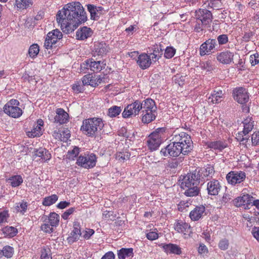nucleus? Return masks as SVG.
Wrapping results in <instances>:
<instances>
[{"mask_svg": "<svg viewBox=\"0 0 259 259\" xmlns=\"http://www.w3.org/2000/svg\"><path fill=\"white\" fill-rule=\"evenodd\" d=\"M167 254H175L180 255L182 253V250L178 245L172 243L161 244L159 245Z\"/></svg>", "mask_w": 259, "mask_h": 259, "instance_id": "nucleus-21", "label": "nucleus"}, {"mask_svg": "<svg viewBox=\"0 0 259 259\" xmlns=\"http://www.w3.org/2000/svg\"><path fill=\"white\" fill-rule=\"evenodd\" d=\"M198 253L201 255H206L208 252L207 247L203 243H200L198 248Z\"/></svg>", "mask_w": 259, "mask_h": 259, "instance_id": "nucleus-58", "label": "nucleus"}, {"mask_svg": "<svg viewBox=\"0 0 259 259\" xmlns=\"http://www.w3.org/2000/svg\"><path fill=\"white\" fill-rule=\"evenodd\" d=\"M217 40L219 45H224L226 44L228 41V37L227 34H221L217 37Z\"/></svg>", "mask_w": 259, "mask_h": 259, "instance_id": "nucleus-56", "label": "nucleus"}, {"mask_svg": "<svg viewBox=\"0 0 259 259\" xmlns=\"http://www.w3.org/2000/svg\"><path fill=\"white\" fill-rule=\"evenodd\" d=\"M174 228L176 231L183 235L184 238H188L193 234L192 228L190 225L182 220L176 221Z\"/></svg>", "mask_w": 259, "mask_h": 259, "instance_id": "nucleus-11", "label": "nucleus"}, {"mask_svg": "<svg viewBox=\"0 0 259 259\" xmlns=\"http://www.w3.org/2000/svg\"><path fill=\"white\" fill-rule=\"evenodd\" d=\"M190 77L188 75L176 74L173 77V81L180 87H183L186 82L189 83Z\"/></svg>", "mask_w": 259, "mask_h": 259, "instance_id": "nucleus-36", "label": "nucleus"}, {"mask_svg": "<svg viewBox=\"0 0 259 259\" xmlns=\"http://www.w3.org/2000/svg\"><path fill=\"white\" fill-rule=\"evenodd\" d=\"M142 109V102L139 100H136L134 102L128 105L122 112L123 118H128L132 116L138 115Z\"/></svg>", "mask_w": 259, "mask_h": 259, "instance_id": "nucleus-12", "label": "nucleus"}, {"mask_svg": "<svg viewBox=\"0 0 259 259\" xmlns=\"http://www.w3.org/2000/svg\"><path fill=\"white\" fill-rule=\"evenodd\" d=\"M162 54L161 49L156 46H154L153 52L148 55L146 53H142L138 58L137 63L139 65H151L154 64L161 57Z\"/></svg>", "mask_w": 259, "mask_h": 259, "instance_id": "nucleus-6", "label": "nucleus"}, {"mask_svg": "<svg viewBox=\"0 0 259 259\" xmlns=\"http://www.w3.org/2000/svg\"><path fill=\"white\" fill-rule=\"evenodd\" d=\"M97 159V156L94 153L84 154L78 157L76 164L83 168L90 169L96 166Z\"/></svg>", "mask_w": 259, "mask_h": 259, "instance_id": "nucleus-7", "label": "nucleus"}, {"mask_svg": "<svg viewBox=\"0 0 259 259\" xmlns=\"http://www.w3.org/2000/svg\"><path fill=\"white\" fill-rule=\"evenodd\" d=\"M205 210V208L203 206H196L190 211L189 217L192 221H198L203 216Z\"/></svg>", "mask_w": 259, "mask_h": 259, "instance_id": "nucleus-28", "label": "nucleus"}, {"mask_svg": "<svg viewBox=\"0 0 259 259\" xmlns=\"http://www.w3.org/2000/svg\"><path fill=\"white\" fill-rule=\"evenodd\" d=\"M118 259L132 258L134 256L133 248H121L117 250Z\"/></svg>", "mask_w": 259, "mask_h": 259, "instance_id": "nucleus-31", "label": "nucleus"}, {"mask_svg": "<svg viewBox=\"0 0 259 259\" xmlns=\"http://www.w3.org/2000/svg\"><path fill=\"white\" fill-rule=\"evenodd\" d=\"M54 117V122L59 124H63L69 121V114L63 109L57 108Z\"/></svg>", "mask_w": 259, "mask_h": 259, "instance_id": "nucleus-20", "label": "nucleus"}, {"mask_svg": "<svg viewBox=\"0 0 259 259\" xmlns=\"http://www.w3.org/2000/svg\"><path fill=\"white\" fill-rule=\"evenodd\" d=\"M35 156L40 157L42 160L46 161L51 158V154L49 151L45 148H40L34 151Z\"/></svg>", "mask_w": 259, "mask_h": 259, "instance_id": "nucleus-33", "label": "nucleus"}, {"mask_svg": "<svg viewBox=\"0 0 259 259\" xmlns=\"http://www.w3.org/2000/svg\"><path fill=\"white\" fill-rule=\"evenodd\" d=\"M146 235L147 238L151 241L156 240L159 237L158 230L156 228L151 229L149 232L146 233Z\"/></svg>", "mask_w": 259, "mask_h": 259, "instance_id": "nucleus-50", "label": "nucleus"}, {"mask_svg": "<svg viewBox=\"0 0 259 259\" xmlns=\"http://www.w3.org/2000/svg\"><path fill=\"white\" fill-rule=\"evenodd\" d=\"M87 9L90 13L91 19L97 20L99 18L100 15L102 14L104 8L101 6H96L94 5L88 4L87 5Z\"/></svg>", "mask_w": 259, "mask_h": 259, "instance_id": "nucleus-22", "label": "nucleus"}, {"mask_svg": "<svg viewBox=\"0 0 259 259\" xmlns=\"http://www.w3.org/2000/svg\"><path fill=\"white\" fill-rule=\"evenodd\" d=\"M40 229L46 233L51 234L53 232L54 227L51 226L48 223L44 222V223L41 225Z\"/></svg>", "mask_w": 259, "mask_h": 259, "instance_id": "nucleus-51", "label": "nucleus"}, {"mask_svg": "<svg viewBox=\"0 0 259 259\" xmlns=\"http://www.w3.org/2000/svg\"><path fill=\"white\" fill-rule=\"evenodd\" d=\"M229 245V240L226 238L221 239L219 243L218 246L220 249L223 250H227Z\"/></svg>", "mask_w": 259, "mask_h": 259, "instance_id": "nucleus-55", "label": "nucleus"}, {"mask_svg": "<svg viewBox=\"0 0 259 259\" xmlns=\"http://www.w3.org/2000/svg\"><path fill=\"white\" fill-rule=\"evenodd\" d=\"M2 231L4 236L8 238H12L18 233L17 229L12 226H7L3 228Z\"/></svg>", "mask_w": 259, "mask_h": 259, "instance_id": "nucleus-37", "label": "nucleus"}, {"mask_svg": "<svg viewBox=\"0 0 259 259\" xmlns=\"http://www.w3.org/2000/svg\"><path fill=\"white\" fill-rule=\"evenodd\" d=\"M58 199V196L56 194H53L51 196L45 197L42 200V204L44 206H49L55 203Z\"/></svg>", "mask_w": 259, "mask_h": 259, "instance_id": "nucleus-44", "label": "nucleus"}, {"mask_svg": "<svg viewBox=\"0 0 259 259\" xmlns=\"http://www.w3.org/2000/svg\"><path fill=\"white\" fill-rule=\"evenodd\" d=\"M32 0H15V6L18 10L26 9L33 5Z\"/></svg>", "mask_w": 259, "mask_h": 259, "instance_id": "nucleus-38", "label": "nucleus"}, {"mask_svg": "<svg viewBox=\"0 0 259 259\" xmlns=\"http://www.w3.org/2000/svg\"><path fill=\"white\" fill-rule=\"evenodd\" d=\"M233 57L234 55L232 53L229 51H226L218 54L217 59L222 64H229L232 62Z\"/></svg>", "mask_w": 259, "mask_h": 259, "instance_id": "nucleus-26", "label": "nucleus"}, {"mask_svg": "<svg viewBox=\"0 0 259 259\" xmlns=\"http://www.w3.org/2000/svg\"><path fill=\"white\" fill-rule=\"evenodd\" d=\"M14 252L13 247L9 245H6L0 250V257L5 256L7 258L11 257Z\"/></svg>", "mask_w": 259, "mask_h": 259, "instance_id": "nucleus-40", "label": "nucleus"}, {"mask_svg": "<svg viewBox=\"0 0 259 259\" xmlns=\"http://www.w3.org/2000/svg\"><path fill=\"white\" fill-rule=\"evenodd\" d=\"M207 147L221 151L227 147V144L222 141H212L207 143Z\"/></svg>", "mask_w": 259, "mask_h": 259, "instance_id": "nucleus-34", "label": "nucleus"}, {"mask_svg": "<svg viewBox=\"0 0 259 259\" xmlns=\"http://www.w3.org/2000/svg\"><path fill=\"white\" fill-rule=\"evenodd\" d=\"M81 225L79 222L75 221L73 224V229L70 233L67 241L69 243H73L79 239L81 236Z\"/></svg>", "mask_w": 259, "mask_h": 259, "instance_id": "nucleus-18", "label": "nucleus"}, {"mask_svg": "<svg viewBox=\"0 0 259 259\" xmlns=\"http://www.w3.org/2000/svg\"><path fill=\"white\" fill-rule=\"evenodd\" d=\"M121 111L120 107L113 106L108 109V115L110 117H115L118 116Z\"/></svg>", "mask_w": 259, "mask_h": 259, "instance_id": "nucleus-48", "label": "nucleus"}, {"mask_svg": "<svg viewBox=\"0 0 259 259\" xmlns=\"http://www.w3.org/2000/svg\"><path fill=\"white\" fill-rule=\"evenodd\" d=\"M105 66H87V67L85 66L82 67V66H80L79 69V72L85 73L87 71L85 70L90 69L91 71H93L94 73L96 72L100 71L103 69L105 68Z\"/></svg>", "mask_w": 259, "mask_h": 259, "instance_id": "nucleus-46", "label": "nucleus"}, {"mask_svg": "<svg viewBox=\"0 0 259 259\" xmlns=\"http://www.w3.org/2000/svg\"><path fill=\"white\" fill-rule=\"evenodd\" d=\"M44 121L41 119H38L36 123L34 124L30 132H27L29 137H36L42 135V127L44 126Z\"/></svg>", "mask_w": 259, "mask_h": 259, "instance_id": "nucleus-23", "label": "nucleus"}, {"mask_svg": "<svg viewBox=\"0 0 259 259\" xmlns=\"http://www.w3.org/2000/svg\"><path fill=\"white\" fill-rule=\"evenodd\" d=\"M79 153V148L75 147L73 149L70 151H68L67 152V156L69 159H73L74 157H76Z\"/></svg>", "mask_w": 259, "mask_h": 259, "instance_id": "nucleus-53", "label": "nucleus"}, {"mask_svg": "<svg viewBox=\"0 0 259 259\" xmlns=\"http://www.w3.org/2000/svg\"><path fill=\"white\" fill-rule=\"evenodd\" d=\"M108 77L106 75L102 77L101 75H93V73H89L84 75L82 79V83L83 85H91L92 87H96L102 83H105Z\"/></svg>", "mask_w": 259, "mask_h": 259, "instance_id": "nucleus-9", "label": "nucleus"}, {"mask_svg": "<svg viewBox=\"0 0 259 259\" xmlns=\"http://www.w3.org/2000/svg\"><path fill=\"white\" fill-rule=\"evenodd\" d=\"M93 33V32L91 28L83 26L77 30L76 37L78 40H85L91 37Z\"/></svg>", "mask_w": 259, "mask_h": 259, "instance_id": "nucleus-25", "label": "nucleus"}, {"mask_svg": "<svg viewBox=\"0 0 259 259\" xmlns=\"http://www.w3.org/2000/svg\"><path fill=\"white\" fill-rule=\"evenodd\" d=\"M142 121L144 123H149L156 118V112L142 111Z\"/></svg>", "mask_w": 259, "mask_h": 259, "instance_id": "nucleus-39", "label": "nucleus"}, {"mask_svg": "<svg viewBox=\"0 0 259 259\" xmlns=\"http://www.w3.org/2000/svg\"><path fill=\"white\" fill-rule=\"evenodd\" d=\"M9 217V214L8 210L0 212V224L7 222Z\"/></svg>", "mask_w": 259, "mask_h": 259, "instance_id": "nucleus-61", "label": "nucleus"}, {"mask_svg": "<svg viewBox=\"0 0 259 259\" xmlns=\"http://www.w3.org/2000/svg\"><path fill=\"white\" fill-rule=\"evenodd\" d=\"M208 5L211 8L217 10L221 9L222 7L220 0H211Z\"/></svg>", "mask_w": 259, "mask_h": 259, "instance_id": "nucleus-57", "label": "nucleus"}, {"mask_svg": "<svg viewBox=\"0 0 259 259\" xmlns=\"http://www.w3.org/2000/svg\"><path fill=\"white\" fill-rule=\"evenodd\" d=\"M170 141L174 142L182 147L184 155H187L193 149V142L191 137L185 132L179 134L174 133Z\"/></svg>", "mask_w": 259, "mask_h": 259, "instance_id": "nucleus-4", "label": "nucleus"}, {"mask_svg": "<svg viewBox=\"0 0 259 259\" xmlns=\"http://www.w3.org/2000/svg\"><path fill=\"white\" fill-rule=\"evenodd\" d=\"M109 50L108 46L104 41L95 42L94 45L95 53L98 56L106 54Z\"/></svg>", "mask_w": 259, "mask_h": 259, "instance_id": "nucleus-30", "label": "nucleus"}, {"mask_svg": "<svg viewBox=\"0 0 259 259\" xmlns=\"http://www.w3.org/2000/svg\"><path fill=\"white\" fill-rule=\"evenodd\" d=\"M249 62L251 65H257L259 64V54L256 53L250 55Z\"/></svg>", "mask_w": 259, "mask_h": 259, "instance_id": "nucleus-59", "label": "nucleus"}, {"mask_svg": "<svg viewBox=\"0 0 259 259\" xmlns=\"http://www.w3.org/2000/svg\"><path fill=\"white\" fill-rule=\"evenodd\" d=\"M217 46L215 39L209 38L203 42L200 47L201 56L208 55L214 53L215 46Z\"/></svg>", "mask_w": 259, "mask_h": 259, "instance_id": "nucleus-17", "label": "nucleus"}, {"mask_svg": "<svg viewBox=\"0 0 259 259\" xmlns=\"http://www.w3.org/2000/svg\"><path fill=\"white\" fill-rule=\"evenodd\" d=\"M41 219L44 222H47L52 227L56 228L59 224L60 217L55 212H50L48 215H44Z\"/></svg>", "mask_w": 259, "mask_h": 259, "instance_id": "nucleus-24", "label": "nucleus"}, {"mask_svg": "<svg viewBox=\"0 0 259 259\" xmlns=\"http://www.w3.org/2000/svg\"><path fill=\"white\" fill-rule=\"evenodd\" d=\"M195 17L199 22L206 25H209L212 20L211 12L204 9H199L195 11Z\"/></svg>", "mask_w": 259, "mask_h": 259, "instance_id": "nucleus-14", "label": "nucleus"}, {"mask_svg": "<svg viewBox=\"0 0 259 259\" xmlns=\"http://www.w3.org/2000/svg\"><path fill=\"white\" fill-rule=\"evenodd\" d=\"M159 130V129H157L149 136V139L147 141V146L150 151L157 150L161 144V136L160 135Z\"/></svg>", "mask_w": 259, "mask_h": 259, "instance_id": "nucleus-16", "label": "nucleus"}, {"mask_svg": "<svg viewBox=\"0 0 259 259\" xmlns=\"http://www.w3.org/2000/svg\"><path fill=\"white\" fill-rule=\"evenodd\" d=\"M68 132V130L55 131L53 134V136L56 139L63 142H66L70 137Z\"/></svg>", "mask_w": 259, "mask_h": 259, "instance_id": "nucleus-35", "label": "nucleus"}, {"mask_svg": "<svg viewBox=\"0 0 259 259\" xmlns=\"http://www.w3.org/2000/svg\"><path fill=\"white\" fill-rule=\"evenodd\" d=\"M253 197L249 194H244L242 196L238 197L234 200V204L237 207L242 205H249L253 200Z\"/></svg>", "mask_w": 259, "mask_h": 259, "instance_id": "nucleus-27", "label": "nucleus"}, {"mask_svg": "<svg viewBox=\"0 0 259 259\" xmlns=\"http://www.w3.org/2000/svg\"><path fill=\"white\" fill-rule=\"evenodd\" d=\"M104 125L102 118L93 117L83 120L80 131L89 137H94L100 132Z\"/></svg>", "mask_w": 259, "mask_h": 259, "instance_id": "nucleus-3", "label": "nucleus"}, {"mask_svg": "<svg viewBox=\"0 0 259 259\" xmlns=\"http://www.w3.org/2000/svg\"><path fill=\"white\" fill-rule=\"evenodd\" d=\"M248 134V133H245L243 130L242 131L239 132L236 134V138L238 141L242 142L243 144L244 141H246L248 140V136L247 135Z\"/></svg>", "mask_w": 259, "mask_h": 259, "instance_id": "nucleus-52", "label": "nucleus"}, {"mask_svg": "<svg viewBox=\"0 0 259 259\" xmlns=\"http://www.w3.org/2000/svg\"><path fill=\"white\" fill-rule=\"evenodd\" d=\"M175 52L176 51L174 48L167 47L165 50L164 56L166 58H171L174 56Z\"/></svg>", "mask_w": 259, "mask_h": 259, "instance_id": "nucleus-60", "label": "nucleus"}, {"mask_svg": "<svg viewBox=\"0 0 259 259\" xmlns=\"http://www.w3.org/2000/svg\"><path fill=\"white\" fill-rule=\"evenodd\" d=\"M142 111L156 112L157 107L154 101L147 99L142 102Z\"/></svg>", "mask_w": 259, "mask_h": 259, "instance_id": "nucleus-29", "label": "nucleus"}, {"mask_svg": "<svg viewBox=\"0 0 259 259\" xmlns=\"http://www.w3.org/2000/svg\"><path fill=\"white\" fill-rule=\"evenodd\" d=\"M131 156V153L126 151H122L117 152L115 154V158L120 162H124L128 160Z\"/></svg>", "mask_w": 259, "mask_h": 259, "instance_id": "nucleus-43", "label": "nucleus"}, {"mask_svg": "<svg viewBox=\"0 0 259 259\" xmlns=\"http://www.w3.org/2000/svg\"><path fill=\"white\" fill-rule=\"evenodd\" d=\"M20 102L15 99L10 100L3 107L4 112L13 118H18L20 117L23 111L20 106Z\"/></svg>", "mask_w": 259, "mask_h": 259, "instance_id": "nucleus-5", "label": "nucleus"}, {"mask_svg": "<svg viewBox=\"0 0 259 259\" xmlns=\"http://www.w3.org/2000/svg\"><path fill=\"white\" fill-rule=\"evenodd\" d=\"M95 233V231L93 229L86 228L83 231V235L82 237L85 240H88L91 238V237Z\"/></svg>", "mask_w": 259, "mask_h": 259, "instance_id": "nucleus-54", "label": "nucleus"}, {"mask_svg": "<svg viewBox=\"0 0 259 259\" xmlns=\"http://www.w3.org/2000/svg\"><path fill=\"white\" fill-rule=\"evenodd\" d=\"M223 98V93L222 91H214L210 96L208 97V102L212 104H218L220 103Z\"/></svg>", "mask_w": 259, "mask_h": 259, "instance_id": "nucleus-32", "label": "nucleus"}, {"mask_svg": "<svg viewBox=\"0 0 259 259\" xmlns=\"http://www.w3.org/2000/svg\"><path fill=\"white\" fill-rule=\"evenodd\" d=\"M251 233H252L253 236L258 241H259V227H254L252 228Z\"/></svg>", "mask_w": 259, "mask_h": 259, "instance_id": "nucleus-64", "label": "nucleus"}, {"mask_svg": "<svg viewBox=\"0 0 259 259\" xmlns=\"http://www.w3.org/2000/svg\"><path fill=\"white\" fill-rule=\"evenodd\" d=\"M56 20L63 32L70 33L87 20V16L81 4L74 2L66 5L58 12Z\"/></svg>", "mask_w": 259, "mask_h": 259, "instance_id": "nucleus-1", "label": "nucleus"}, {"mask_svg": "<svg viewBox=\"0 0 259 259\" xmlns=\"http://www.w3.org/2000/svg\"><path fill=\"white\" fill-rule=\"evenodd\" d=\"M234 100L238 103L244 104L249 100V95L246 90L243 87L235 88L233 91Z\"/></svg>", "mask_w": 259, "mask_h": 259, "instance_id": "nucleus-15", "label": "nucleus"}, {"mask_svg": "<svg viewBox=\"0 0 259 259\" xmlns=\"http://www.w3.org/2000/svg\"><path fill=\"white\" fill-rule=\"evenodd\" d=\"M40 259H52L51 250L48 246L41 248Z\"/></svg>", "mask_w": 259, "mask_h": 259, "instance_id": "nucleus-47", "label": "nucleus"}, {"mask_svg": "<svg viewBox=\"0 0 259 259\" xmlns=\"http://www.w3.org/2000/svg\"><path fill=\"white\" fill-rule=\"evenodd\" d=\"M63 34L58 29H54L49 32L46 36L44 47L47 49H51L56 47L57 42L62 38Z\"/></svg>", "mask_w": 259, "mask_h": 259, "instance_id": "nucleus-10", "label": "nucleus"}, {"mask_svg": "<svg viewBox=\"0 0 259 259\" xmlns=\"http://www.w3.org/2000/svg\"><path fill=\"white\" fill-rule=\"evenodd\" d=\"M221 189L222 185L218 180L213 179L207 183V190L210 195H218Z\"/></svg>", "mask_w": 259, "mask_h": 259, "instance_id": "nucleus-19", "label": "nucleus"}, {"mask_svg": "<svg viewBox=\"0 0 259 259\" xmlns=\"http://www.w3.org/2000/svg\"><path fill=\"white\" fill-rule=\"evenodd\" d=\"M245 178L246 174L242 171H231L226 176L228 183L233 186L242 183Z\"/></svg>", "mask_w": 259, "mask_h": 259, "instance_id": "nucleus-13", "label": "nucleus"}, {"mask_svg": "<svg viewBox=\"0 0 259 259\" xmlns=\"http://www.w3.org/2000/svg\"><path fill=\"white\" fill-rule=\"evenodd\" d=\"M39 52V47L36 44L30 46L28 50V55L31 58L36 57Z\"/></svg>", "mask_w": 259, "mask_h": 259, "instance_id": "nucleus-49", "label": "nucleus"}, {"mask_svg": "<svg viewBox=\"0 0 259 259\" xmlns=\"http://www.w3.org/2000/svg\"><path fill=\"white\" fill-rule=\"evenodd\" d=\"M75 211V207H70L67 210H66L62 214V218L65 220H67L68 219L69 215L72 214Z\"/></svg>", "mask_w": 259, "mask_h": 259, "instance_id": "nucleus-62", "label": "nucleus"}, {"mask_svg": "<svg viewBox=\"0 0 259 259\" xmlns=\"http://www.w3.org/2000/svg\"><path fill=\"white\" fill-rule=\"evenodd\" d=\"M181 148L174 142L170 141L168 145L161 149L160 154L165 157H177L181 154L184 155L183 150Z\"/></svg>", "mask_w": 259, "mask_h": 259, "instance_id": "nucleus-8", "label": "nucleus"}, {"mask_svg": "<svg viewBox=\"0 0 259 259\" xmlns=\"http://www.w3.org/2000/svg\"><path fill=\"white\" fill-rule=\"evenodd\" d=\"M200 175L199 172L188 173L180 180L181 188L185 190L184 194L188 197L198 195L200 190L198 185L200 183Z\"/></svg>", "mask_w": 259, "mask_h": 259, "instance_id": "nucleus-2", "label": "nucleus"}, {"mask_svg": "<svg viewBox=\"0 0 259 259\" xmlns=\"http://www.w3.org/2000/svg\"><path fill=\"white\" fill-rule=\"evenodd\" d=\"M254 121L252 117L248 116L243 121L244 125V132L246 133H249L252 131L254 126Z\"/></svg>", "mask_w": 259, "mask_h": 259, "instance_id": "nucleus-42", "label": "nucleus"}, {"mask_svg": "<svg viewBox=\"0 0 259 259\" xmlns=\"http://www.w3.org/2000/svg\"><path fill=\"white\" fill-rule=\"evenodd\" d=\"M252 145L256 146L259 144V132H254L251 136Z\"/></svg>", "mask_w": 259, "mask_h": 259, "instance_id": "nucleus-63", "label": "nucleus"}, {"mask_svg": "<svg viewBox=\"0 0 259 259\" xmlns=\"http://www.w3.org/2000/svg\"><path fill=\"white\" fill-rule=\"evenodd\" d=\"M8 182L12 187L19 186L23 182V179L20 175H15L10 177Z\"/></svg>", "mask_w": 259, "mask_h": 259, "instance_id": "nucleus-41", "label": "nucleus"}, {"mask_svg": "<svg viewBox=\"0 0 259 259\" xmlns=\"http://www.w3.org/2000/svg\"><path fill=\"white\" fill-rule=\"evenodd\" d=\"M28 208V203L24 200H22L20 202L16 204L15 208L17 212H20L24 214L27 211Z\"/></svg>", "mask_w": 259, "mask_h": 259, "instance_id": "nucleus-45", "label": "nucleus"}]
</instances>
